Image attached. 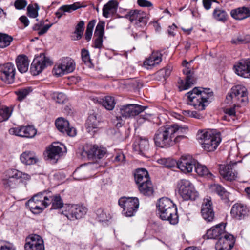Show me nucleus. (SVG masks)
<instances>
[{
    "mask_svg": "<svg viewBox=\"0 0 250 250\" xmlns=\"http://www.w3.org/2000/svg\"><path fill=\"white\" fill-rule=\"evenodd\" d=\"M187 130V127H182L177 124L162 126L155 132L154 136L155 144L162 148L172 146L186 138L182 134Z\"/></svg>",
    "mask_w": 250,
    "mask_h": 250,
    "instance_id": "f257e3e1",
    "label": "nucleus"
},
{
    "mask_svg": "<svg viewBox=\"0 0 250 250\" xmlns=\"http://www.w3.org/2000/svg\"><path fill=\"white\" fill-rule=\"evenodd\" d=\"M187 104L198 111L204 110L213 99L210 89L195 87L186 94Z\"/></svg>",
    "mask_w": 250,
    "mask_h": 250,
    "instance_id": "f03ea898",
    "label": "nucleus"
},
{
    "mask_svg": "<svg viewBox=\"0 0 250 250\" xmlns=\"http://www.w3.org/2000/svg\"><path fill=\"white\" fill-rule=\"evenodd\" d=\"M157 207L158 213L162 220L168 221L173 225L178 223L177 208L170 199L165 197L160 199Z\"/></svg>",
    "mask_w": 250,
    "mask_h": 250,
    "instance_id": "7ed1b4c3",
    "label": "nucleus"
},
{
    "mask_svg": "<svg viewBox=\"0 0 250 250\" xmlns=\"http://www.w3.org/2000/svg\"><path fill=\"white\" fill-rule=\"evenodd\" d=\"M198 139L202 148L208 152H212L216 150L222 140L219 132L212 131L199 132Z\"/></svg>",
    "mask_w": 250,
    "mask_h": 250,
    "instance_id": "20e7f679",
    "label": "nucleus"
},
{
    "mask_svg": "<svg viewBox=\"0 0 250 250\" xmlns=\"http://www.w3.org/2000/svg\"><path fill=\"white\" fill-rule=\"evenodd\" d=\"M50 192L39 193L26 203V206L34 214H39L50 204Z\"/></svg>",
    "mask_w": 250,
    "mask_h": 250,
    "instance_id": "39448f33",
    "label": "nucleus"
},
{
    "mask_svg": "<svg viewBox=\"0 0 250 250\" xmlns=\"http://www.w3.org/2000/svg\"><path fill=\"white\" fill-rule=\"evenodd\" d=\"M146 108L136 104H128L120 107V115L117 116L113 122L117 127H121L123 124L121 117L125 118H131L139 115Z\"/></svg>",
    "mask_w": 250,
    "mask_h": 250,
    "instance_id": "423d86ee",
    "label": "nucleus"
},
{
    "mask_svg": "<svg viewBox=\"0 0 250 250\" xmlns=\"http://www.w3.org/2000/svg\"><path fill=\"white\" fill-rule=\"evenodd\" d=\"M226 103H230L231 101L235 103V106L245 105L248 101L247 88L243 85H237L233 86L231 92L226 96Z\"/></svg>",
    "mask_w": 250,
    "mask_h": 250,
    "instance_id": "0eeeda50",
    "label": "nucleus"
},
{
    "mask_svg": "<svg viewBox=\"0 0 250 250\" xmlns=\"http://www.w3.org/2000/svg\"><path fill=\"white\" fill-rule=\"evenodd\" d=\"M177 188L178 194L185 200H195L199 196L198 192L189 180H180L177 183Z\"/></svg>",
    "mask_w": 250,
    "mask_h": 250,
    "instance_id": "6e6552de",
    "label": "nucleus"
},
{
    "mask_svg": "<svg viewBox=\"0 0 250 250\" xmlns=\"http://www.w3.org/2000/svg\"><path fill=\"white\" fill-rule=\"evenodd\" d=\"M118 203L123 209V213L126 217L134 216L139 206L137 197H123L119 199Z\"/></svg>",
    "mask_w": 250,
    "mask_h": 250,
    "instance_id": "1a4fd4ad",
    "label": "nucleus"
},
{
    "mask_svg": "<svg viewBox=\"0 0 250 250\" xmlns=\"http://www.w3.org/2000/svg\"><path fill=\"white\" fill-rule=\"evenodd\" d=\"M87 208L78 205H66L62 214L69 220H75L83 218L87 212Z\"/></svg>",
    "mask_w": 250,
    "mask_h": 250,
    "instance_id": "9d476101",
    "label": "nucleus"
},
{
    "mask_svg": "<svg viewBox=\"0 0 250 250\" xmlns=\"http://www.w3.org/2000/svg\"><path fill=\"white\" fill-rule=\"evenodd\" d=\"M183 65L185 68L183 70V73L186 76L185 82L183 80L179 79L178 83L180 91L186 90L190 88L195 82L194 78V72L192 69L189 67V63L184 60Z\"/></svg>",
    "mask_w": 250,
    "mask_h": 250,
    "instance_id": "9b49d317",
    "label": "nucleus"
},
{
    "mask_svg": "<svg viewBox=\"0 0 250 250\" xmlns=\"http://www.w3.org/2000/svg\"><path fill=\"white\" fill-rule=\"evenodd\" d=\"M75 68L74 60L69 57H66L62 59L60 62L54 66L53 71L56 76H61L73 72Z\"/></svg>",
    "mask_w": 250,
    "mask_h": 250,
    "instance_id": "f8f14e48",
    "label": "nucleus"
},
{
    "mask_svg": "<svg viewBox=\"0 0 250 250\" xmlns=\"http://www.w3.org/2000/svg\"><path fill=\"white\" fill-rule=\"evenodd\" d=\"M52 62L44 54H41L33 60L30 67L31 72L33 75L41 73L46 67L51 65Z\"/></svg>",
    "mask_w": 250,
    "mask_h": 250,
    "instance_id": "ddd939ff",
    "label": "nucleus"
},
{
    "mask_svg": "<svg viewBox=\"0 0 250 250\" xmlns=\"http://www.w3.org/2000/svg\"><path fill=\"white\" fill-rule=\"evenodd\" d=\"M125 18L129 19L137 27H144L147 23V17L144 12L137 10H131L125 15Z\"/></svg>",
    "mask_w": 250,
    "mask_h": 250,
    "instance_id": "4468645a",
    "label": "nucleus"
},
{
    "mask_svg": "<svg viewBox=\"0 0 250 250\" xmlns=\"http://www.w3.org/2000/svg\"><path fill=\"white\" fill-rule=\"evenodd\" d=\"M16 73L14 65L11 62L4 64L0 71V79L6 83L14 82Z\"/></svg>",
    "mask_w": 250,
    "mask_h": 250,
    "instance_id": "2eb2a0df",
    "label": "nucleus"
},
{
    "mask_svg": "<svg viewBox=\"0 0 250 250\" xmlns=\"http://www.w3.org/2000/svg\"><path fill=\"white\" fill-rule=\"evenodd\" d=\"M196 161L190 155H182L177 161V167L184 173L191 172L194 167Z\"/></svg>",
    "mask_w": 250,
    "mask_h": 250,
    "instance_id": "dca6fc26",
    "label": "nucleus"
},
{
    "mask_svg": "<svg viewBox=\"0 0 250 250\" xmlns=\"http://www.w3.org/2000/svg\"><path fill=\"white\" fill-rule=\"evenodd\" d=\"M201 212L202 217L206 222H211L214 219L215 214L212 207V202L210 197L204 199Z\"/></svg>",
    "mask_w": 250,
    "mask_h": 250,
    "instance_id": "f3484780",
    "label": "nucleus"
},
{
    "mask_svg": "<svg viewBox=\"0 0 250 250\" xmlns=\"http://www.w3.org/2000/svg\"><path fill=\"white\" fill-rule=\"evenodd\" d=\"M24 245L25 250H44L43 241L42 237L37 234H32L26 239Z\"/></svg>",
    "mask_w": 250,
    "mask_h": 250,
    "instance_id": "a211bd4d",
    "label": "nucleus"
},
{
    "mask_svg": "<svg viewBox=\"0 0 250 250\" xmlns=\"http://www.w3.org/2000/svg\"><path fill=\"white\" fill-rule=\"evenodd\" d=\"M234 236L228 233L219 238L215 244L216 250H230L235 243Z\"/></svg>",
    "mask_w": 250,
    "mask_h": 250,
    "instance_id": "6ab92c4d",
    "label": "nucleus"
},
{
    "mask_svg": "<svg viewBox=\"0 0 250 250\" xmlns=\"http://www.w3.org/2000/svg\"><path fill=\"white\" fill-rule=\"evenodd\" d=\"M85 153L89 159H100L107 153L106 148L101 146L94 145L90 146L89 147H84L83 153Z\"/></svg>",
    "mask_w": 250,
    "mask_h": 250,
    "instance_id": "aec40b11",
    "label": "nucleus"
},
{
    "mask_svg": "<svg viewBox=\"0 0 250 250\" xmlns=\"http://www.w3.org/2000/svg\"><path fill=\"white\" fill-rule=\"evenodd\" d=\"M55 125L57 129L63 133L71 137L76 135V129L70 127L68 121L63 118H58L55 122Z\"/></svg>",
    "mask_w": 250,
    "mask_h": 250,
    "instance_id": "412c9836",
    "label": "nucleus"
},
{
    "mask_svg": "<svg viewBox=\"0 0 250 250\" xmlns=\"http://www.w3.org/2000/svg\"><path fill=\"white\" fill-rule=\"evenodd\" d=\"M237 162L231 163L228 165H220L219 172L220 175L226 180L233 181L236 179L237 173L233 171L232 167L236 165Z\"/></svg>",
    "mask_w": 250,
    "mask_h": 250,
    "instance_id": "4be33fe9",
    "label": "nucleus"
},
{
    "mask_svg": "<svg viewBox=\"0 0 250 250\" xmlns=\"http://www.w3.org/2000/svg\"><path fill=\"white\" fill-rule=\"evenodd\" d=\"M249 210L247 206L243 204L237 203L231 208L230 214L237 220H242L248 216Z\"/></svg>",
    "mask_w": 250,
    "mask_h": 250,
    "instance_id": "5701e85b",
    "label": "nucleus"
},
{
    "mask_svg": "<svg viewBox=\"0 0 250 250\" xmlns=\"http://www.w3.org/2000/svg\"><path fill=\"white\" fill-rule=\"evenodd\" d=\"M235 73L246 78H250V59L241 60L234 66Z\"/></svg>",
    "mask_w": 250,
    "mask_h": 250,
    "instance_id": "b1692460",
    "label": "nucleus"
},
{
    "mask_svg": "<svg viewBox=\"0 0 250 250\" xmlns=\"http://www.w3.org/2000/svg\"><path fill=\"white\" fill-rule=\"evenodd\" d=\"M227 232L225 231V224L220 223L211 227L207 231L205 235L207 239H218Z\"/></svg>",
    "mask_w": 250,
    "mask_h": 250,
    "instance_id": "393cba45",
    "label": "nucleus"
},
{
    "mask_svg": "<svg viewBox=\"0 0 250 250\" xmlns=\"http://www.w3.org/2000/svg\"><path fill=\"white\" fill-rule=\"evenodd\" d=\"M62 152V148L58 143H54L46 149L45 154L48 159L55 163L61 156Z\"/></svg>",
    "mask_w": 250,
    "mask_h": 250,
    "instance_id": "a878e982",
    "label": "nucleus"
},
{
    "mask_svg": "<svg viewBox=\"0 0 250 250\" xmlns=\"http://www.w3.org/2000/svg\"><path fill=\"white\" fill-rule=\"evenodd\" d=\"M105 22L100 21L97 24L94 36L96 37L94 47L97 48H100L103 44V38L104 33Z\"/></svg>",
    "mask_w": 250,
    "mask_h": 250,
    "instance_id": "bb28decb",
    "label": "nucleus"
},
{
    "mask_svg": "<svg viewBox=\"0 0 250 250\" xmlns=\"http://www.w3.org/2000/svg\"><path fill=\"white\" fill-rule=\"evenodd\" d=\"M162 56L159 52H153L151 55L144 62V66L147 69L152 68L161 62Z\"/></svg>",
    "mask_w": 250,
    "mask_h": 250,
    "instance_id": "cd10ccee",
    "label": "nucleus"
},
{
    "mask_svg": "<svg viewBox=\"0 0 250 250\" xmlns=\"http://www.w3.org/2000/svg\"><path fill=\"white\" fill-rule=\"evenodd\" d=\"M15 62L18 70L21 73H25L28 71L30 61L26 55L23 54L18 55L16 58Z\"/></svg>",
    "mask_w": 250,
    "mask_h": 250,
    "instance_id": "c85d7f7f",
    "label": "nucleus"
},
{
    "mask_svg": "<svg viewBox=\"0 0 250 250\" xmlns=\"http://www.w3.org/2000/svg\"><path fill=\"white\" fill-rule=\"evenodd\" d=\"M118 3L115 0H111L105 4L103 8V15L104 17L108 18L113 15L117 11Z\"/></svg>",
    "mask_w": 250,
    "mask_h": 250,
    "instance_id": "c756f323",
    "label": "nucleus"
},
{
    "mask_svg": "<svg viewBox=\"0 0 250 250\" xmlns=\"http://www.w3.org/2000/svg\"><path fill=\"white\" fill-rule=\"evenodd\" d=\"M210 190L212 192L216 193L222 200L225 202L229 201V193L222 186L219 184H213L210 186Z\"/></svg>",
    "mask_w": 250,
    "mask_h": 250,
    "instance_id": "7c9ffc66",
    "label": "nucleus"
},
{
    "mask_svg": "<svg viewBox=\"0 0 250 250\" xmlns=\"http://www.w3.org/2000/svg\"><path fill=\"white\" fill-rule=\"evenodd\" d=\"M21 162L26 165H33L39 160L38 157L33 151H25L22 153L20 157Z\"/></svg>",
    "mask_w": 250,
    "mask_h": 250,
    "instance_id": "2f4dec72",
    "label": "nucleus"
},
{
    "mask_svg": "<svg viewBox=\"0 0 250 250\" xmlns=\"http://www.w3.org/2000/svg\"><path fill=\"white\" fill-rule=\"evenodd\" d=\"M134 178L137 185L150 180L147 171L143 168L136 170L134 174Z\"/></svg>",
    "mask_w": 250,
    "mask_h": 250,
    "instance_id": "473e14b6",
    "label": "nucleus"
},
{
    "mask_svg": "<svg viewBox=\"0 0 250 250\" xmlns=\"http://www.w3.org/2000/svg\"><path fill=\"white\" fill-rule=\"evenodd\" d=\"M80 7H81V4L79 3H75L71 5H64L58 9L56 12L55 15L58 18L60 19L65 12L70 13Z\"/></svg>",
    "mask_w": 250,
    "mask_h": 250,
    "instance_id": "72a5a7b5",
    "label": "nucleus"
},
{
    "mask_svg": "<svg viewBox=\"0 0 250 250\" xmlns=\"http://www.w3.org/2000/svg\"><path fill=\"white\" fill-rule=\"evenodd\" d=\"M138 188L140 192L145 196H150L154 192L153 187L150 180L138 185Z\"/></svg>",
    "mask_w": 250,
    "mask_h": 250,
    "instance_id": "f704fd0d",
    "label": "nucleus"
},
{
    "mask_svg": "<svg viewBox=\"0 0 250 250\" xmlns=\"http://www.w3.org/2000/svg\"><path fill=\"white\" fill-rule=\"evenodd\" d=\"M196 172L200 176H205L207 178H211L212 174L209 171L208 168L204 165H201L198 163H196L194 167Z\"/></svg>",
    "mask_w": 250,
    "mask_h": 250,
    "instance_id": "c9c22d12",
    "label": "nucleus"
},
{
    "mask_svg": "<svg viewBox=\"0 0 250 250\" xmlns=\"http://www.w3.org/2000/svg\"><path fill=\"white\" fill-rule=\"evenodd\" d=\"M100 102L103 105L107 110H112L115 105L114 98L112 96H105L104 99H101Z\"/></svg>",
    "mask_w": 250,
    "mask_h": 250,
    "instance_id": "e433bc0d",
    "label": "nucleus"
},
{
    "mask_svg": "<svg viewBox=\"0 0 250 250\" xmlns=\"http://www.w3.org/2000/svg\"><path fill=\"white\" fill-rule=\"evenodd\" d=\"M213 17L217 21H225L228 17L227 12L220 8H216L213 12Z\"/></svg>",
    "mask_w": 250,
    "mask_h": 250,
    "instance_id": "4c0bfd02",
    "label": "nucleus"
},
{
    "mask_svg": "<svg viewBox=\"0 0 250 250\" xmlns=\"http://www.w3.org/2000/svg\"><path fill=\"white\" fill-rule=\"evenodd\" d=\"M50 204H52V207L54 209L61 208L63 205V202L59 195L50 196Z\"/></svg>",
    "mask_w": 250,
    "mask_h": 250,
    "instance_id": "58836bf2",
    "label": "nucleus"
},
{
    "mask_svg": "<svg viewBox=\"0 0 250 250\" xmlns=\"http://www.w3.org/2000/svg\"><path fill=\"white\" fill-rule=\"evenodd\" d=\"M13 41V38L6 34L0 33V47L5 48L9 46Z\"/></svg>",
    "mask_w": 250,
    "mask_h": 250,
    "instance_id": "ea45409f",
    "label": "nucleus"
},
{
    "mask_svg": "<svg viewBox=\"0 0 250 250\" xmlns=\"http://www.w3.org/2000/svg\"><path fill=\"white\" fill-rule=\"evenodd\" d=\"M98 122L95 115H91L89 116L86 123V128L88 131H92L93 129L96 128L98 126Z\"/></svg>",
    "mask_w": 250,
    "mask_h": 250,
    "instance_id": "a19ab883",
    "label": "nucleus"
},
{
    "mask_svg": "<svg viewBox=\"0 0 250 250\" xmlns=\"http://www.w3.org/2000/svg\"><path fill=\"white\" fill-rule=\"evenodd\" d=\"M32 91L30 87L23 88L16 90L15 93L19 101H22Z\"/></svg>",
    "mask_w": 250,
    "mask_h": 250,
    "instance_id": "79ce46f5",
    "label": "nucleus"
},
{
    "mask_svg": "<svg viewBox=\"0 0 250 250\" xmlns=\"http://www.w3.org/2000/svg\"><path fill=\"white\" fill-rule=\"evenodd\" d=\"M231 42L232 44H245L248 43L250 42V35H239L236 38L232 39Z\"/></svg>",
    "mask_w": 250,
    "mask_h": 250,
    "instance_id": "37998d69",
    "label": "nucleus"
},
{
    "mask_svg": "<svg viewBox=\"0 0 250 250\" xmlns=\"http://www.w3.org/2000/svg\"><path fill=\"white\" fill-rule=\"evenodd\" d=\"M40 9L39 5L35 3L29 4L27 7V13L30 18H35L38 16V11Z\"/></svg>",
    "mask_w": 250,
    "mask_h": 250,
    "instance_id": "c03bdc74",
    "label": "nucleus"
},
{
    "mask_svg": "<svg viewBox=\"0 0 250 250\" xmlns=\"http://www.w3.org/2000/svg\"><path fill=\"white\" fill-rule=\"evenodd\" d=\"M37 133L36 129L32 125L24 126L22 137L32 138Z\"/></svg>",
    "mask_w": 250,
    "mask_h": 250,
    "instance_id": "a18cd8bd",
    "label": "nucleus"
},
{
    "mask_svg": "<svg viewBox=\"0 0 250 250\" xmlns=\"http://www.w3.org/2000/svg\"><path fill=\"white\" fill-rule=\"evenodd\" d=\"M11 115L10 109L7 107H0V122L7 120Z\"/></svg>",
    "mask_w": 250,
    "mask_h": 250,
    "instance_id": "49530a36",
    "label": "nucleus"
},
{
    "mask_svg": "<svg viewBox=\"0 0 250 250\" xmlns=\"http://www.w3.org/2000/svg\"><path fill=\"white\" fill-rule=\"evenodd\" d=\"M96 20H92L89 22L87 26V28L85 33V39L87 41H89L91 39L93 33V29L96 24Z\"/></svg>",
    "mask_w": 250,
    "mask_h": 250,
    "instance_id": "de8ad7c7",
    "label": "nucleus"
},
{
    "mask_svg": "<svg viewBox=\"0 0 250 250\" xmlns=\"http://www.w3.org/2000/svg\"><path fill=\"white\" fill-rule=\"evenodd\" d=\"M84 21H81L76 26L74 34H76L77 40H79L82 38L84 31Z\"/></svg>",
    "mask_w": 250,
    "mask_h": 250,
    "instance_id": "09e8293b",
    "label": "nucleus"
},
{
    "mask_svg": "<svg viewBox=\"0 0 250 250\" xmlns=\"http://www.w3.org/2000/svg\"><path fill=\"white\" fill-rule=\"evenodd\" d=\"M159 163L164 165L166 167L171 168L176 165L177 166V162L174 160L171 159H161L158 160Z\"/></svg>",
    "mask_w": 250,
    "mask_h": 250,
    "instance_id": "8fccbe9b",
    "label": "nucleus"
},
{
    "mask_svg": "<svg viewBox=\"0 0 250 250\" xmlns=\"http://www.w3.org/2000/svg\"><path fill=\"white\" fill-rule=\"evenodd\" d=\"M52 97L56 102L59 104H62L66 100L65 95L62 93L53 92L52 94Z\"/></svg>",
    "mask_w": 250,
    "mask_h": 250,
    "instance_id": "3c124183",
    "label": "nucleus"
},
{
    "mask_svg": "<svg viewBox=\"0 0 250 250\" xmlns=\"http://www.w3.org/2000/svg\"><path fill=\"white\" fill-rule=\"evenodd\" d=\"M81 56L82 60L84 63L90 67L91 62L88 51L84 49H82L81 51Z\"/></svg>",
    "mask_w": 250,
    "mask_h": 250,
    "instance_id": "603ef678",
    "label": "nucleus"
},
{
    "mask_svg": "<svg viewBox=\"0 0 250 250\" xmlns=\"http://www.w3.org/2000/svg\"><path fill=\"white\" fill-rule=\"evenodd\" d=\"M24 126H21L17 127L10 128L9 130V132L10 134L15 135L22 137Z\"/></svg>",
    "mask_w": 250,
    "mask_h": 250,
    "instance_id": "864d4df0",
    "label": "nucleus"
},
{
    "mask_svg": "<svg viewBox=\"0 0 250 250\" xmlns=\"http://www.w3.org/2000/svg\"><path fill=\"white\" fill-rule=\"evenodd\" d=\"M97 214L99 221H106L110 218L109 214H107L103 209L101 208L97 210Z\"/></svg>",
    "mask_w": 250,
    "mask_h": 250,
    "instance_id": "5fc2aeb1",
    "label": "nucleus"
},
{
    "mask_svg": "<svg viewBox=\"0 0 250 250\" xmlns=\"http://www.w3.org/2000/svg\"><path fill=\"white\" fill-rule=\"evenodd\" d=\"M240 10V8L232 10L230 12L231 16L237 20H242L246 18V16H243Z\"/></svg>",
    "mask_w": 250,
    "mask_h": 250,
    "instance_id": "6e6d98bb",
    "label": "nucleus"
},
{
    "mask_svg": "<svg viewBox=\"0 0 250 250\" xmlns=\"http://www.w3.org/2000/svg\"><path fill=\"white\" fill-rule=\"evenodd\" d=\"M0 250H15L13 246L5 241H0Z\"/></svg>",
    "mask_w": 250,
    "mask_h": 250,
    "instance_id": "4d7b16f0",
    "label": "nucleus"
},
{
    "mask_svg": "<svg viewBox=\"0 0 250 250\" xmlns=\"http://www.w3.org/2000/svg\"><path fill=\"white\" fill-rule=\"evenodd\" d=\"M0 250H15L13 246L5 241H0Z\"/></svg>",
    "mask_w": 250,
    "mask_h": 250,
    "instance_id": "13d9d810",
    "label": "nucleus"
},
{
    "mask_svg": "<svg viewBox=\"0 0 250 250\" xmlns=\"http://www.w3.org/2000/svg\"><path fill=\"white\" fill-rule=\"evenodd\" d=\"M16 183V180L11 176H9V178L5 179L3 181V183L6 188H13L15 186Z\"/></svg>",
    "mask_w": 250,
    "mask_h": 250,
    "instance_id": "bf43d9fd",
    "label": "nucleus"
},
{
    "mask_svg": "<svg viewBox=\"0 0 250 250\" xmlns=\"http://www.w3.org/2000/svg\"><path fill=\"white\" fill-rule=\"evenodd\" d=\"M27 5V1L25 0H16L14 6L18 10L24 9Z\"/></svg>",
    "mask_w": 250,
    "mask_h": 250,
    "instance_id": "052dcab7",
    "label": "nucleus"
},
{
    "mask_svg": "<svg viewBox=\"0 0 250 250\" xmlns=\"http://www.w3.org/2000/svg\"><path fill=\"white\" fill-rule=\"evenodd\" d=\"M171 69L170 66L166 67L164 69H161L158 71V74L162 76L165 79L168 77L171 73Z\"/></svg>",
    "mask_w": 250,
    "mask_h": 250,
    "instance_id": "680f3d73",
    "label": "nucleus"
},
{
    "mask_svg": "<svg viewBox=\"0 0 250 250\" xmlns=\"http://www.w3.org/2000/svg\"><path fill=\"white\" fill-rule=\"evenodd\" d=\"M138 146L140 151L142 152L148 146V142L146 139H141L138 144Z\"/></svg>",
    "mask_w": 250,
    "mask_h": 250,
    "instance_id": "e2e57ef3",
    "label": "nucleus"
},
{
    "mask_svg": "<svg viewBox=\"0 0 250 250\" xmlns=\"http://www.w3.org/2000/svg\"><path fill=\"white\" fill-rule=\"evenodd\" d=\"M137 3L141 7H150L153 5L150 1L147 0H137Z\"/></svg>",
    "mask_w": 250,
    "mask_h": 250,
    "instance_id": "0e129e2a",
    "label": "nucleus"
},
{
    "mask_svg": "<svg viewBox=\"0 0 250 250\" xmlns=\"http://www.w3.org/2000/svg\"><path fill=\"white\" fill-rule=\"evenodd\" d=\"M22 175V172L18 171L16 169L11 170V174L10 175L12 177H13L17 182V180L21 179Z\"/></svg>",
    "mask_w": 250,
    "mask_h": 250,
    "instance_id": "69168bd1",
    "label": "nucleus"
},
{
    "mask_svg": "<svg viewBox=\"0 0 250 250\" xmlns=\"http://www.w3.org/2000/svg\"><path fill=\"white\" fill-rule=\"evenodd\" d=\"M150 117V115L146 113L140 115L137 118V122L139 124H141L144 123L146 120H148Z\"/></svg>",
    "mask_w": 250,
    "mask_h": 250,
    "instance_id": "338daca9",
    "label": "nucleus"
},
{
    "mask_svg": "<svg viewBox=\"0 0 250 250\" xmlns=\"http://www.w3.org/2000/svg\"><path fill=\"white\" fill-rule=\"evenodd\" d=\"M236 106L234 105V107H231L230 108H227L225 110V113L226 114H227L228 116H230L233 120H234L233 117L235 115V107Z\"/></svg>",
    "mask_w": 250,
    "mask_h": 250,
    "instance_id": "774afa93",
    "label": "nucleus"
}]
</instances>
